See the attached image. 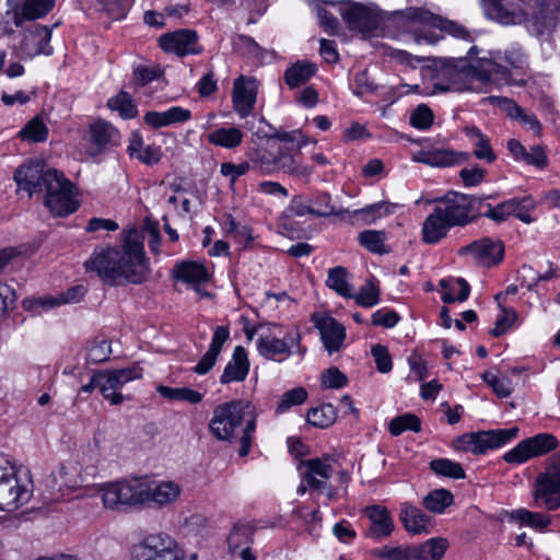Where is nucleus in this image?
Here are the masks:
<instances>
[{"mask_svg": "<svg viewBox=\"0 0 560 560\" xmlns=\"http://www.w3.org/2000/svg\"><path fill=\"white\" fill-rule=\"evenodd\" d=\"M316 71V63L306 60H299L284 71L283 79L290 89H295L305 84L313 75H315Z\"/></svg>", "mask_w": 560, "mask_h": 560, "instance_id": "c9c22d12", "label": "nucleus"}, {"mask_svg": "<svg viewBox=\"0 0 560 560\" xmlns=\"http://www.w3.org/2000/svg\"><path fill=\"white\" fill-rule=\"evenodd\" d=\"M162 70L158 67L139 66L133 70V81L139 86H144L162 75Z\"/></svg>", "mask_w": 560, "mask_h": 560, "instance_id": "338daca9", "label": "nucleus"}, {"mask_svg": "<svg viewBox=\"0 0 560 560\" xmlns=\"http://www.w3.org/2000/svg\"><path fill=\"white\" fill-rule=\"evenodd\" d=\"M502 312L503 314L498 316L494 323V328L490 330L492 337H500L505 334L517 318V314L513 308L502 307Z\"/></svg>", "mask_w": 560, "mask_h": 560, "instance_id": "680f3d73", "label": "nucleus"}, {"mask_svg": "<svg viewBox=\"0 0 560 560\" xmlns=\"http://www.w3.org/2000/svg\"><path fill=\"white\" fill-rule=\"evenodd\" d=\"M459 254H469L477 262L490 268L502 261L504 257V245L499 240L482 237L462 247Z\"/></svg>", "mask_w": 560, "mask_h": 560, "instance_id": "4468645a", "label": "nucleus"}, {"mask_svg": "<svg viewBox=\"0 0 560 560\" xmlns=\"http://www.w3.org/2000/svg\"><path fill=\"white\" fill-rule=\"evenodd\" d=\"M13 179L30 198L44 194V205L56 217H68L79 208L73 184L63 173L48 167L42 160L24 162L15 170Z\"/></svg>", "mask_w": 560, "mask_h": 560, "instance_id": "f03ea898", "label": "nucleus"}, {"mask_svg": "<svg viewBox=\"0 0 560 560\" xmlns=\"http://www.w3.org/2000/svg\"><path fill=\"white\" fill-rule=\"evenodd\" d=\"M249 371V361L247 352L242 346H236L232 359L225 365L220 376L221 384H230L232 382H242L246 378Z\"/></svg>", "mask_w": 560, "mask_h": 560, "instance_id": "bb28decb", "label": "nucleus"}, {"mask_svg": "<svg viewBox=\"0 0 560 560\" xmlns=\"http://www.w3.org/2000/svg\"><path fill=\"white\" fill-rule=\"evenodd\" d=\"M487 211L482 212V217L491 219L492 221L500 223L505 221L511 215L512 203L510 199L503 201L495 207H492L490 203L486 205Z\"/></svg>", "mask_w": 560, "mask_h": 560, "instance_id": "69168bd1", "label": "nucleus"}, {"mask_svg": "<svg viewBox=\"0 0 560 560\" xmlns=\"http://www.w3.org/2000/svg\"><path fill=\"white\" fill-rule=\"evenodd\" d=\"M370 555L377 560H410V546L385 545L372 549Z\"/></svg>", "mask_w": 560, "mask_h": 560, "instance_id": "603ef678", "label": "nucleus"}, {"mask_svg": "<svg viewBox=\"0 0 560 560\" xmlns=\"http://www.w3.org/2000/svg\"><path fill=\"white\" fill-rule=\"evenodd\" d=\"M86 288L83 284H78L69 288L66 292L59 294L57 298L49 296L37 299L34 301H24L23 304L26 308H52L61 304L79 303L86 293Z\"/></svg>", "mask_w": 560, "mask_h": 560, "instance_id": "c756f323", "label": "nucleus"}, {"mask_svg": "<svg viewBox=\"0 0 560 560\" xmlns=\"http://www.w3.org/2000/svg\"><path fill=\"white\" fill-rule=\"evenodd\" d=\"M534 498L537 506L549 511L560 509V462L551 471L541 474L536 479Z\"/></svg>", "mask_w": 560, "mask_h": 560, "instance_id": "ddd939ff", "label": "nucleus"}, {"mask_svg": "<svg viewBox=\"0 0 560 560\" xmlns=\"http://www.w3.org/2000/svg\"><path fill=\"white\" fill-rule=\"evenodd\" d=\"M509 517L535 529H544L550 524V518L541 513L532 512L526 509L513 510L509 513Z\"/></svg>", "mask_w": 560, "mask_h": 560, "instance_id": "c03bdc74", "label": "nucleus"}, {"mask_svg": "<svg viewBox=\"0 0 560 560\" xmlns=\"http://www.w3.org/2000/svg\"><path fill=\"white\" fill-rule=\"evenodd\" d=\"M340 15L352 32L370 35L380 26V16L370 5L352 0L341 2Z\"/></svg>", "mask_w": 560, "mask_h": 560, "instance_id": "1a4fd4ad", "label": "nucleus"}, {"mask_svg": "<svg viewBox=\"0 0 560 560\" xmlns=\"http://www.w3.org/2000/svg\"><path fill=\"white\" fill-rule=\"evenodd\" d=\"M52 478V488H75L78 486L77 471H69L68 466L61 463L50 475Z\"/></svg>", "mask_w": 560, "mask_h": 560, "instance_id": "5fc2aeb1", "label": "nucleus"}, {"mask_svg": "<svg viewBox=\"0 0 560 560\" xmlns=\"http://www.w3.org/2000/svg\"><path fill=\"white\" fill-rule=\"evenodd\" d=\"M371 354L376 363V369L381 373H388L393 369L392 357L388 349L383 345H374L371 349Z\"/></svg>", "mask_w": 560, "mask_h": 560, "instance_id": "052dcab7", "label": "nucleus"}, {"mask_svg": "<svg viewBox=\"0 0 560 560\" xmlns=\"http://www.w3.org/2000/svg\"><path fill=\"white\" fill-rule=\"evenodd\" d=\"M147 502L154 503L155 506L162 508L174 502L180 494V487L174 481H161L154 487L145 482Z\"/></svg>", "mask_w": 560, "mask_h": 560, "instance_id": "72a5a7b5", "label": "nucleus"}, {"mask_svg": "<svg viewBox=\"0 0 560 560\" xmlns=\"http://www.w3.org/2000/svg\"><path fill=\"white\" fill-rule=\"evenodd\" d=\"M294 338L288 335L283 338H277L271 335H260L257 339L258 352L268 360L282 361L290 355L289 341Z\"/></svg>", "mask_w": 560, "mask_h": 560, "instance_id": "cd10ccee", "label": "nucleus"}, {"mask_svg": "<svg viewBox=\"0 0 560 560\" xmlns=\"http://www.w3.org/2000/svg\"><path fill=\"white\" fill-rule=\"evenodd\" d=\"M488 18L503 24H521L526 21L527 13L523 9V0H482Z\"/></svg>", "mask_w": 560, "mask_h": 560, "instance_id": "2eb2a0df", "label": "nucleus"}, {"mask_svg": "<svg viewBox=\"0 0 560 560\" xmlns=\"http://www.w3.org/2000/svg\"><path fill=\"white\" fill-rule=\"evenodd\" d=\"M433 119L434 114L432 109L425 104H420L411 113L409 122L417 129L425 130L432 126Z\"/></svg>", "mask_w": 560, "mask_h": 560, "instance_id": "13d9d810", "label": "nucleus"}, {"mask_svg": "<svg viewBox=\"0 0 560 560\" xmlns=\"http://www.w3.org/2000/svg\"><path fill=\"white\" fill-rule=\"evenodd\" d=\"M557 7H560V0H557V2L551 0H535L532 32L536 36H542L546 32H551L556 26Z\"/></svg>", "mask_w": 560, "mask_h": 560, "instance_id": "b1692460", "label": "nucleus"}, {"mask_svg": "<svg viewBox=\"0 0 560 560\" xmlns=\"http://www.w3.org/2000/svg\"><path fill=\"white\" fill-rule=\"evenodd\" d=\"M523 62L521 54L509 51L504 55L497 54V57L481 58L477 66H470L467 69V75L478 80L481 83L491 81L493 74L500 75L505 82H510V72L508 66L520 68Z\"/></svg>", "mask_w": 560, "mask_h": 560, "instance_id": "0eeeda50", "label": "nucleus"}, {"mask_svg": "<svg viewBox=\"0 0 560 560\" xmlns=\"http://www.w3.org/2000/svg\"><path fill=\"white\" fill-rule=\"evenodd\" d=\"M400 316L393 310L381 308L372 314L371 322L374 326L393 328L398 324Z\"/></svg>", "mask_w": 560, "mask_h": 560, "instance_id": "0e129e2a", "label": "nucleus"}, {"mask_svg": "<svg viewBox=\"0 0 560 560\" xmlns=\"http://www.w3.org/2000/svg\"><path fill=\"white\" fill-rule=\"evenodd\" d=\"M131 560H187L178 542L168 534L145 536L130 549Z\"/></svg>", "mask_w": 560, "mask_h": 560, "instance_id": "20e7f679", "label": "nucleus"}, {"mask_svg": "<svg viewBox=\"0 0 560 560\" xmlns=\"http://www.w3.org/2000/svg\"><path fill=\"white\" fill-rule=\"evenodd\" d=\"M307 399V392L304 387H295L285 392L276 408V413H283L294 406L302 405Z\"/></svg>", "mask_w": 560, "mask_h": 560, "instance_id": "864d4df0", "label": "nucleus"}, {"mask_svg": "<svg viewBox=\"0 0 560 560\" xmlns=\"http://www.w3.org/2000/svg\"><path fill=\"white\" fill-rule=\"evenodd\" d=\"M459 177L465 187H475L481 184L486 177V171L479 166L464 167L459 171Z\"/></svg>", "mask_w": 560, "mask_h": 560, "instance_id": "774afa93", "label": "nucleus"}, {"mask_svg": "<svg viewBox=\"0 0 560 560\" xmlns=\"http://www.w3.org/2000/svg\"><path fill=\"white\" fill-rule=\"evenodd\" d=\"M257 81L252 77L240 75L233 84L234 109L242 116H248L256 103Z\"/></svg>", "mask_w": 560, "mask_h": 560, "instance_id": "412c9836", "label": "nucleus"}, {"mask_svg": "<svg viewBox=\"0 0 560 560\" xmlns=\"http://www.w3.org/2000/svg\"><path fill=\"white\" fill-rule=\"evenodd\" d=\"M326 284L343 298L352 296V287L348 282V270L342 266H337L328 270Z\"/></svg>", "mask_w": 560, "mask_h": 560, "instance_id": "37998d69", "label": "nucleus"}, {"mask_svg": "<svg viewBox=\"0 0 560 560\" xmlns=\"http://www.w3.org/2000/svg\"><path fill=\"white\" fill-rule=\"evenodd\" d=\"M386 234L384 231L366 230L359 234V243L369 252L383 255L389 253L385 245Z\"/></svg>", "mask_w": 560, "mask_h": 560, "instance_id": "49530a36", "label": "nucleus"}, {"mask_svg": "<svg viewBox=\"0 0 560 560\" xmlns=\"http://www.w3.org/2000/svg\"><path fill=\"white\" fill-rule=\"evenodd\" d=\"M454 502L453 493L444 488L430 491L423 499L422 505L430 512L442 514Z\"/></svg>", "mask_w": 560, "mask_h": 560, "instance_id": "4c0bfd02", "label": "nucleus"}, {"mask_svg": "<svg viewBox=\"0 0 560 560\" xmlns=\"http://www.w3.org/2000/svg\"><path fill=\"white\" fill-rule=\"evenodd\" d=\"M301 467H305V471L302 474L303 479L311 488L317 490L322 489L325 486V482L317 479L316 476L329 479L332 474V467L328 463L327 458H311L302 460L300 468Z\"/></svg>", "mask_w": 560, "mask_h": 560, "instance_id": "7c9ffc66", "label": "nucleus"}, {"mask_svg": "<svg viewBox=\"0 0 560 560\" xmlns=\"http://www.w3.org/2000/svg\"><path fill=\"white\" fill-rule=\"evenodd\" d=\"M331 197L328 192H318L308 202L313 209V217L316 218H326L330 215H337L340 218H345L346 213H349L346 209L336 210L335 207L330 203Z\"/></svg>", "mask_w": 560, "mask_h": 560, "instance_id": "58836bf2", "label": "nucleus"}, {"mask_svg": "<svg viewBox=\"0 0 560 560\" xmlns=\"http://www.w3.org/2000/svg\"><path fill=\"white\" fill-rule=\"evenodd\" d=\"M559 445L558 439L551 433H538L521 441L514 448L503 455L510 464H522L526 460L546 455Z\"/></svg>", "mask_w": 560, "mask_h": 560, "instance_id": "9b49d317", "label": "nucleus"}, {"mask_svg": "<svg viewBox=\"0 0 560 560\" xmlns=\"http://www.w3.org/2000/svg\"><path fill=\"white\" fill-rule=\"evenodd\" d=\"M447 220L442 215L441 208L434 207L425 218L422 225V241L425 244H436L444 238L452 229Z\"/></svg>", "mask_w": 560, "mask_h": 560, "instance_id": "c85d7f7f", "label": "nucleus"}, {"mask_svg": "<svg viewBox=\"0 0 560 560\" xmlns=\"http://www.w3.org/2000/svg\"><path fill=\"white\" fill-rule=\"evenodd\" d=\"M388 430L394 436H398L407 430L418 433L421 431V420L417 415L407 412L393 418L389 421Z\"/></svg>", "mask_w": 560, "mask_h": 560, "instance_id": "09e8293b", "label": "nucleus"}, {"mask_svg": "<svg viewBox=\"0 0 560 560\" xmlns=\"http://www.w3.org/2000/svg\"><path fill=\"white\" fill-rule=\"evenodd\" d=\"M147 500L145 482L137 479L110 483L103 493V503L109 509L140 505L147 503Z\"/></svg>", "mask_w": 560, "mask_h": 560, "instance_id": "9d476101", "label": "nucleus"}, {"mask_svg": "<svg viewBox=\"0 0 560 560\" xmlns=\"http://www.w3.org/2000/svg\"><path fill=\"white\" fill-rule=\"evenodd\" d=\"M156 390L162 397L168 400L187 401L194 405L199 404L203 398L201 393L189 387H170L160 385Z\"/></svg>", "mask_w": 560, "mask_h": 560, "instance_id": "a19ab883", "label": "nucleus"}, {"mask_svg": "<svg viewBox=\"0 0 560 560\" xmlns=\"http://www.w3.org/2000/svg\"><path fill=\"white\" fill-rule=\"evenodd\" d=\"M429 467L434 474L439 476L453 479H464L466 477L462 465L448 458H435L430 462Z\"/></svg>", "mask_w": 560, "mask_h": 560, "instance_id": "8fccbe9b", "label": "nucleus"}, {"mask_svg": "<svg viewBox=\"0 0 560 560\" xmlns=\"http://www.w3.org/2000/svg\"><path fill=\"white\" fill-rule=\"evenodd\" d=\"M112 353L110 343L107 340H94L86 352V361L93 364L103 363Z\"/></svg>", "mask_w": 560, "mask_h": 560, "instance_id": "4d7b16f0", "label": "nucleus"}, {"mask_svg": "<svg viewBox=\"0 0 560 560\" xmlns=\"http://www.w3.org/2000/svg\"><path fill=\"white\" fill-rule=\"evenodd\" d=\"M250 411L252 404L243 399L220 404L213 410L209 429L218 440L229 441Z\"/></svg>", "mask_w": 560, "mask_h": 560, "instance_id": "39448f33", "label": "nucleus"}, {"mask_svg": "<svg viewBox=\"0 0 560 560\" xmlns=\"http://www.w3.org/2000/svg\"><path fill=\"white\" fill-rule=\"evenodd\" d=\"M122 234L121 249L96 246L84 267L88 272H95L106 284L115 285L120 280L142 284L151 277L142 237L136 229L124 231Z\"/></svg>", "mask_w": 560, "mask_h": 560, "instance_id": "f257e3e1", "label": "nucleus"}, {"mask_svg": "<svg viewBox=\"0 0 560 560\" xmlns=\"http://www.w3.org/2000/svg\"><path fill=\"white\" fill-rule=\"evenodd\" d=\"M160 47L166 52H174L179 57L198 55L201 48L198 46V34L194 30H177L166 33L159 38Z\"/></svg>", "mask_w": 560, "mask_h": 560, "instance_id": "dca6fc26", "label": "nucleus"}, {"mask_svg": "<svg viewBox=\"0 0 560 560\" xmlns=\"http://www.w3.org/2000/svg\"><path fill=\"white\" fill-rule=\"evenodd\" d=\"M380 288L377 287L374 277L366 279L365 283L360 288L357 294H352L355 303L359 306L370 308L380 302Z\"/></svg>", "mask_w": 560, "mask_h": 560, "instance_id": "de8ad7c7", "label": "nucleus"}, {"mask_svg": "<svg viewBox=\"0 0 560 560\" xmlns=\"http://www.w3.org/2000/svg\"><path fill=\"white\" fill-rule=\"evenodd\" d=\"M242 137L243 133L237 128H219L208 135V141L224 148H235L242 142Z\"/></svg>", "mask_w": 560, "mask_h": 560, "instance_id": "a18cd8bd", "label": "nucleus"}, {"mask_svg": "<svg viewBox=\"0 0 560 560\" xmlns=\"http://www.w3.org/2000/svg\"><path fill=\"white\" fill-rule=\"evenodd\" d=\"M434 201L438 202L435 207L441 208L442 215L447 220L448 225L453 228L466 226L479 218V214H470L476 209L475 203L479 202L476 195L451 190Z\"/></svg>", "mask_w": 560, "mask_h": 560, "instance_id": "423d86ee", "label": "nucleus"}, {"mask_svg": "<svg viewBox=\"0 0 560 560\" xmlns=\"http://www.w3.org/2000/svg\"><path fill=\"white\" fill-rule=\"evenodd\" d=\"M56 0H25L20 10L14 11L13 22L21 27L23 21L44 18L55 5Z\"/></svg>", "mask_w": 560, "mask_h": 560, "instance_id": "2f4dec72", "label": "nucleus"}, {"mask_svg": "<svg viewBox=\"0 0 560 560\" xmlns=\"http://www.w3.org/2000/svg\"><path fill=\"white\" fill-rule=\"evenodd\" d=\"M399 518L405 529L413 535L428 534L432 526V517L410 503L401 504Z\"/></svg>", "mask_w": 560, "mask_h": 560, "instance_id": "a878e982", "label": "nucleus"}, {"mask_svg": "<svg viewBox=\"0 0 560 560\" xmlns=\"http://www.w3.org/2000/svg\"><path fill=\"white\" fill-rule=\"evenodd\" d=\"M51 39V30L47 26L35 24L28 30L24 31L23 39L21 42V50L34 57L39 54L51 55L52 48L49 45Z\"/></svg>", "mask_w": 560, "mask_h": 560, "instance_id": "4be33fe9", "label": "nucleus"}, {"mask_svg": "<svg viewBox=\"0 0 560 560\" xmlns=\"http://www.w3.org/2000/svg\"><path fill=\"white\" fill-rule=\"evenodd\" d=\"M518 428L516 427L510 429L470 432L459 435L456 442L464 451H469L474 454H483L488 450L501 447L512 439L516 438Z\"/></svg>", "mask_w": 560, "mask_h": 560, "instance_id": "6e6552de", "label": "nucleus"}, {"mask_svg": "<svg viewBox=\"0 0 560 560\" xmlns=\"http://www.w3.org/2000/svg\"><path fill=\"white\" fill-rule=\"evenodd\" d=\"M102 372L101 394L115 406L122 404L125 399H130V396H124L119 393L124 385L142 376V369L136 364L124 369Z\"/></svg>", "mask_w": 560, "mask_h": 560, "instance_id": "f8f14e48", "label": "nucleus"}, {"mask_svg": "<svg viewBox=\"0 0 560 560\" xmlns=\"http://www.w3.org/2000/svg\"><path fill=\"white\" fill-rule=\"evenodd\" d=\"M48 129L42 119L35 117L31 119L20 131L22 139H28L34 142L45 141L47 138Z\"/></svg>", "mask_w": 560, "mask_h": 560, "instance_id": "6e6d98bb", "label": "nucleus"}, {"mask_svg": "<svg viewBox=\"0 0 560 560\" xmlns=\"http://www.w3.org/2000/svg\"><path fill=\"white\" fill-rule=\"evenodd\" d=\"M90 139L92 147L91 155L102 153L108 145H116L119 139L118 130L105 120H97L90 127Z\"/></svg>", "mask_w": 560, "mask_h": 560, "instance_id": "393cba45", "label": "nucleus"}, {"mask_svg": "<svg viewBox=\"0 0 560 560\" xmlns=\"http://www.w3.org/2000/svg\"><path fill=\"white\" fill-rule=\"evenodd\" d=\"M272 130L266 136V145L256 150L250 158L253 168L266 175L283 172L298 178H308L314 170L299 161L302 144L295 141L300 132Z\"/></svg>", "mask_w": 560, "mask_h": 560, "instance_id": "7ed1b4c3", "label": "nucleus"}, {"mask_svg": "<svg viewBox=\"0 0 560 560\" xmlns=\"http://www.w3.org/2000/svg\"><path fill=\"white\" fill-rule=\"evenodd\" d=\"M510 202L512 203L511 215H515L524 223H530L533 221L528 213L533 208V200L530 198H512Z\"/></svg>", "mask_w": 560, "mask_h": 560, "instance_id": "e2e57ef3", "label": "nucleus"}, {"mask_svg": "<svg viewBox=\"0 0 560 560\" xmlns=\"http://www.w3.org/2000/svg\"><path fill=\"white\" fill-rule=\"evenodd\" d=\"M348 384V377L338 368L331 366L322 375V386L325 388H342Z\"/></svg>", "mask_w": 560, "mask_h": 560, "instance_id": "bf43d9fd", "label": "nucleus"}, {"mask_svg": "<svg viewBox=\"0 0 560 560\" xmlns=\"http://www.w3.org/2000/svg\"><path fill=\"white\" fill-rule=\"evenodd\" d=\"M172 273L175 280L194 285L205 283L209 279L206 267L196 261L184 260L176 262Z\"/></svg>", "mask_w": 560, "mask_h": 560, "instance_id": "473e14b6", "label": "nucleus"}, {"mask_svg": "<svg viewBox=\"0 0 560 560\" xmlns=\"http://www.w3.org/2000/svg\"><path fill=\"white\" fill-rule=\"evenodd\" d=\"M32 490L25 483H21L18 474L9 478L0 486V510L15 511L30 501Z\"/></svg>", "mask_w": 560, "mask_h": 560, "instance_id": "6ab92c4d", "label": "nucleus"}, {"mask_svg": "<svg viewBox=\"0 0 560 560\" xmlns=\"http://www.w3.org/2000/svg\"><path fill=\"white\" fill-rule=\"evenodd\" d=\"M256 527L252 523H236L228 537L229 551L236 555L242 546H249L254 541Z\"/></svg>", "mask_w": 560, "mask_h": 560, "instance_id": "e433bc0d", "label": "nucleus"}, {"mask_svg": "<svg viewBox=\"0 0 560 560\" xmlns=\"http://www.w3.org/2000/svg\"><path fill=\"white\" fill-rule=\"evenodd\" d=\"M370 524L365 529V537L380 541L390 536L394 530V521L389 511L382 505H370L363 510Z\"/></svg>", "mask_w": 560, "mask_h": 560, "instance_id": "a211bd4d", "label": "nucleus"}, {"mask_svg": "<svg viewBox=\"0 0 560 560\" xmlns=\"http://www.w3.org/2000/svg\"><path fill=\"white\" fill-rule=\"evenodd\" d=\"M469 156L467 152L452 149H432L419 152L415 161L432 167H450L468 161Z\"/></svg>", "mask_w": 560, "mask_h": 560, "instance_id": "5701e85b", "label": "nucleus"}, {"mask_svg": "<svg viewBox=\"0 0 560 560\" xmlns=\"http://www.w3.org/2000/svg\"><path fill=\"white\" fill-rule=\"evenodd\" d=\"M405 15L409 21L438 27L457 38H467L469 36L463 25L454 21L443 20L441 16L434 15L430 11L421 8H408Z\"/></svg>", "mask_w": 560, "mask_h": 560, "instance_id": "aec40b11", "label": "nucleus"}, {"mask_svg": "<svg viewBox=\"0 0 560 560\" xmlns=\"http://www.w3.org/2000/svg\"><path fill=\"white\" fill-rule=\"evenodd\" d=\"M448 547L445 538H431L410 547V560H441Z\"/></svg>", "mask_w": 560, "mask_h": 560, "instance_id": "f704fd0d", "label": "nucleus"}, {"mask_svg": "<svg viewBox=\"0 0 560 560\" xmlns=\"http://www.w3.org/2000/svg\"><path fill=\"white\" fill-rule=\"evenodd\" d=\"M107 106L112 110H117L124 119H132L138 116V108L132 96L125 91H120L117 95L109 98Z\"/></svg>", "mask_w": 560, "mask_h": 560, "instance_id": "79ce46f5", "label": "nucleus"}, {"mask_svg": "<svg viewBox=\"0 0 560 560\" xmlns=\"http://www.w3.org/2000/svg\"><path fill=\"white\" fill-rule=\"evenodd\" d=\"M312 322L320 334V339L329 354L337 352L342 347L346 338V328L334 317L314 313Z\"/></svg>", "mask_w": 560, "mask_h": 560, "instance_id": "f3484780", "label": "nucleus"}, {"mask_svg": "<svg viewBox=\"0 0 560 560\" xmlns=\"http://www.w3.org/2000/svg\"><path fill=\"white\" fill-rule=\"evenodd\" d=\"M337 419V410L331 404H324L319 407L311 408L306 420L316 428L325 429L334 424Z\"/></svg>", "mask_w": 560, "mask_h": 560, "instance_id": "ea45409f", "label": "nucleus"}, {"mask_svg": "<svg viewBox=\"0 0 560 560\" xmlns=\"http://www.w3.org/2000/svg\"><path fill=\"white\" fill-rule=\"evenodd\" d=\"M394 208V205L386 201H381L368 205L366 207L361 209H357L352 212V215H361L365 224H372L377 219L393 213Z\"/></svg>", "mask_w": 560, "mask_h": 560, "instance_id": "3c124183", "label": "nucleus"}]
</instances>
